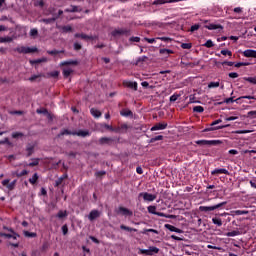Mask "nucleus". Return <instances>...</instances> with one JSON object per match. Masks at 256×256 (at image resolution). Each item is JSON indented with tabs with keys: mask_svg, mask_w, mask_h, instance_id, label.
<instances>
[{
	"mask_svg": "<svg viewBox=\"0 0 256 256\" xmlns=\"http://www.w3.org/2000/svg\"><path fill=\"white\" fill-rule=\"evenodd\" d=\"M27 157H31L35 151V145L28 144L26 147Z\"/></svg>",
	"mask_w": 256,
	"mask_h": 256,
	"instance_id": "nucleus-28",
	"label": "nucleus"
},
{
	"mask_svg": "<svg viewBox=\"0 0 256 256\" xmlns=\"http://www.w3.org/2000/svg\"><path fill=\"white\" fill-rule=\"evenodd\" d=\"M223 143L221 140H197L196 145L217 146Z\"/></svg>",
	"mask_w": 256,
	"mask_h": 256,
	"instance_id": "nucleus-4",
	"label": "nucleus"
},
{
	"mask_svg": "<svg viewBox=\"0 0 256 256\" xmlns=\"http://www.w3.org/2000/svg\"><path fill=\"white\" fill-rule=\"evenodd\" d=\"M13 41V38L7 36V37H0V43H11Z\"/></svg>",
	"mask_w": 256,
	"mask_h": 256,
	"instance_id": "nucleus-42",
	"label": "nucleus"
},
{
	"mask_svg": "<svg viewBox=\"0 0 256 256\" xmlns=\"http://www.w3.org/2000/svg\"><path fill=\"white\" fill-rule=\"evenodd\" d=\"M47 53H48V55H59V53H63V51H59V50H48Z\"/></svg>",
	"mask_w": 256,
	"mask_h": 256,
	"instance_id": "nucleus-58",
	"label": "nucleus"
},
{
	"mask_svg": "<svg viewBox=\"0 0 256 256\" xmlns=\"http://www.w3.org/2000/svg\"><path fill=\"white\" fill-rule=\"evenodd\" d=\"M191 47H193V44H191V43H182L181 44L182 49H191Z\"/></svg>",
	"mask_w": 256,
	"mask_h": 256,
	"instance_id": "nucleus-60",
	"label": "nucleus"
},
{
	"mask_svg": "<svg viewBox=\"0 0 256 256\" xmlns=\"http://www.w3.org/2000/svg\"><path fill=\"white\" fill-rule=\"evenodd\" d=\"M57 29H61L62 33H71V31H73V27H71L70 25H67V26H57Z\"/></svg>",
	"mask_w": 256,
	"mask_h": 256,
	"instance_id": "nucleus-26",
	"label": "nucleus"
},
{
	"mask_svg": "<svg viewBox=\"0 0 256 256\" xmlns=\"http://www.w3.org/2000/svg\"><path fill=\"white\" fill-rule=\"evenodd\" d=\"M37 181H39V174L34 173L32 178L29 179V183H31V185H35Z\"/></svg>",
	"mask_w": 256,
	"mask_h": 256,
	"instance_id": "nucleus-34",
	"label": "nucleus"
},
{
	"mask_svg": "<svg viewBox=\"0 0 256 256\" xmlns=\"http://www.w3.org/2000/svg\"><path fill=\"white\" fill-rule=\"evenodd\" d=\"M159 53H160V55H171L174 52L171 49L162 48V49L159 50Z\"/></svg>",
	"mask_w": 256,
	"mask_h": 256,
	"instance_id": "nucleus-31",
	"label": "nucleus"
},
{
	"mask_svg": "<svg viewBox=\"0 0 256 256\" xmlns=\"http://www.w3.org/2000/svg\"><path fill=\"white\" fill-rule=\"evenodd\" d=\"M197 97L195 96V94H192L189 96V104L191 103H200L199 101H196Z\"/></svg>",
	"mask_w": 256,
	"mask_h": 256,
	"instance_id": "nucleus-51",
	"label": "nucleus"
},
{
	"mask_svg": "<svg viewBox=\"0 0 256 256\" xmlns=\"http://www.w3.org/2000/svg\"><path fill=\"white\" fill-rule=\"evenodd\" d=\"M139 197H143L144 201H155V199H157V195L155 194H150L148 192H141L139 194Z\"/></svg>",
	"mask_w": 256,
	"mask_h": 256,
	"instance_id": "nucleus-7",
	"label": "nucleus"
},
{
	"mask_svg": "<svg viewBox=\"0 0 256 256\" xmlns=\"http://www.w3.org/2000/svg\"><path fill=\"white\" fill-rule=\"evenodd\" d=\"M49 75H50V77L57 79V77H59V71L50 72Z\"/></svg>",
	"mask_w": 256,
	"mask_h": 256,
	"instance_id": "nucleus-64",
	"label": "nucleus"
},
{
	"mask_svg": "<svg viewBox=\"0 0 256 256\" xmlns=\"http://www.w3.org/2000/svg\"><path fill=\"white\" fill-rule=\"evenodd\" d=\"M114 142L115 139L111 137H102L99 139V145H112Z\"/></svg>",
	"mask_w": 256,
	"mask_h": 256,
	"instance_id": "nucleus-10",
	"label": "nucleus"
},
{
	"mask_svg": "<svg viewBox=\"0 0 256 256\" xmlns=\"http://www.w3.org/2000/svg\"><path fill=\"white\" fill-rule=\"evenodd\" d=\"M221 55H225V56H227L228 55V57H233V52H231V50H221Z\"/></svg>",
	"mask_w": 256,
	"mask_h": 256,
	"instance_id": "nucleus-52",
	"label": "nucleus"
},
{
	"mask_svg": "<svg viewBox=\"0 0 256 256\" xmlns=\"http://www.w3.org/2000/svg\"><path fill=\"white\" fill-rule=\"evenodd\" d=\"M159 253V248L155 247V246H150L149 249H138V255H155Z\"/></svg>",
	"mask_w": 256,
	"mask_h": 256,
	"instance_id": "nucleus-2",
	"label": "nucleus"
},
{
	"mask_svg": "<svg viewBox=\"0 0 256 256\" xmlns=\"http://www.w3.org/2000/svg\"><path fill=\"white\" fill-rule=\"evenodd\" d=\"M37 35H39V31L37 30V28H32L30 30V37H37Z\"/></svg>",
	"mask_w": 256,
	"mask_h": 256,
	"instance_id": "nucleus-54",
	"label": "nucleus"
},
{
	"mask_svg": "<svg viewBox=\"0 0 256 256\" xmlns=\"http://www.w3.org/2000/svg\"><path fill=\"white\" fill-rule=\"evenodd\" d=\"M148 209V213H151V215H157V206H148L147 207Z\"/></svg>",
	"mask_w": 256,
	"mask_h": 256,
	"instance_id": "nucleus-37",
	"label": "nucleus"
},
{
	"mask_svg": "<svg viewBox=\"0 0 256 256\" xmlns=\"http://www.w3.org/2000/svg\"><path fill=\"white\" fill-rule=\"evenodd\" d=\"M180 97L181 95L179 94H173L172 96H170V102L175 103V101H177Z\"/></svg>",
	"mask_w": 256,
	"mask_h": 256,
	"instance_id": "nucleus-55",
	"label": "nucleus"
},
{
	"mask_svg": "<svg viewBox=\"0 0 256 256\" xmlns=\"http://www.w3.org/2000/svg\"><path fill=\"white\" fill-rule=\"evenodd\" d=\"M64 135H73V131H70V130H68V129H64V130H62V131L57 135V137H58V139H59V138L63 137Z\"/></svg>",
	"mask_w": 256,
	"mask_h": 256,
	"instance_id": "nucleus-30",
	"label": "nucleus"
},
{
	"mask_svg": "<svg viewBox=\"0 0 256 256\" xmlns=\"http://www.w3.org/2000/svg\"><path fill=\"white\" fill-rule=\"evenodd\" d=\"M203 111H205V108H203V106H195L193 108L194 113H203Z\"/></svg>",
	"mask_w": 256,
	"mask_h": 256,
	"instance_id": "nucleus-46",
	"label": "nucleus"
},
{
	"mask_svg": "<svg viewBox=\"0 0 256 256\" xmlns=\"http://www.w3.org/2000/svg\"><path fill=\"white\" fill-rule=\"evenodd\" d=\"M247 117H249L250 119H255L256 118V110L249 111L247 113Z\"/></svg>",
	"mask_w": 256,
	"mask_h": 256,
	"instance_id": "nucleus-57",
	"label": "nucleus"
},
{
	"mask_svg": "<svg viewBox=\"0 0 256 256\" xmlns=\"http://www.w3.org/2000/svg\"><path fill=\"white\" fill-rule=\"evenodd\" d=\"M13 139H19V137H23L22 132H15L12 134Z\"/></svg>",
	"mask_w": 256,
	"mask_h": 256,
	"instance_id": "nucleus-63",
	"label": "nucleus"
},
{
	"mask_svg": "<svg viewBox=\"0 0 256 256\" xmlns=\"http://www.w3.org/2000/svg\"><path fill=\"white\" fill-rule=\"evenodd\" d=\"M143 235H147V233H155L156 235H159V231L156 229H144L142 231Z\"/></svg>",
	"mask_w": 256,
	"mask_h": 256,
	"instance_id": "nucleus-41",
	"label": "nucleus"
},
{
	"mask_svg": "<svg viewBox=\"0 0 256 256\" xmlns=\"http://www.w3.org/2000/svg\"><path fill=\"white\" fill-rule=\"evenodd\" d=\"M156 141H163V135H158L150 139V143H155Z\"/></svg>",
	"mask_w": 256,
	"mask_h": 256,
	"instance_id": "nucleus-47",
	"label": "nucleus"
},
{
	"mask_svg": "<svg viewBox=\"0 0 256 256\" xmlns=\"http://www.w3.org/2000/svg\"><path fill=\"white\" fill-rule=\"evenodd\" d=\"M123 85L124 87H128V89H133L134 91H137V87H138L137 82L124 81Z\"/></svg>",
	"mask_w": 256,
	"mask_h": 256,
	"instance_id": "nucleus-18",
	"label": "nucleus"
},
{
	"mask_svg": "<svg viewBox=\"0 0 256 256\" xmlns=\"http://www.w3.org/2000/svg\"><path fill=\"white\" fill-rule=\"evenodd\" d=\"M65 13H79V7L78 6H75V5H71V8H66L65 10Z\"/></svg>",
	"mask_w": 256,
	"mask_h": 256,
	"instance_id": "nucleus-25",
	"label": "nucleus"
},
{
	"mask_svg": "<svg viewBox=\"0 0 256 256\" xmlns=\"http://www.w3.org/2000/svg\"><path fill=\"white\" fill-rule=\"evenodd\" d=\"M219 85H220L219 82H210V83L208 84V88H209V89H215V88L219 87Z\"/></svg>",
	"mask_w": 256,
	"mask_h": 256,
	"instance_id": "nucleus-53",
	"label": "nucleus"
},
{
	"mask_svg": "<svg viewBox=\"0 0 256 256\" xmlns=\"http://www.w3.org/2000/svg\"><path fill=\"white\" fill-rule=\"evenodd\" d=\"M200 27H201V25H199V24L192 25L190 28L191 33H195V31H199Z\"/></svg>",
	"mask_w": 256,
	"mask_h": 256,
	"instance_id": "nucleus-56",
	"label": "nucleus"
},
{
	"mask_svg": "<svg viewBox=\"0 0 256 256\" xmlns=\"http://www.w3.org/2000/svg\"><path fill=\"white\" fill-rule=\"evenodd\" d=\"M120 229H122V231H129V232H134V233H136V231H137V229L125 226L123 224L120 225Z\"/></svg>",
	"mask_w": 256,
	"mask_h": 256,
	"instance_id": "nucleus-38",
	"label": "nucleus"
},
{
	"mask_svg": "<svg viewBox=\"0 0 256 256\" xmlns=\"http://www.w3.org/2000/svg\"><path fill=\"white\" fill-rule=\"evenodd\" d=\"M244 81H248V83H252V85H256V78L255 77H244Z\"/></svg>",
	"mask_w": 256,
	"mask_h": 256,
	"instance_id": "nucleus-45",
	"label": "nucleus"
},
{
	"mask_svg": "<svg viewBox=\"0 0 256 256\" xmlns=\"http://www.w3.org/2000/svg\"><path fill=\"white\" fill-rule=\"evenodd\" d=\"M37 165H39V159H34L33 162L28 164V167H37Z\"/></svg>",
	"mask_w": 256,
	"mask_h": 256,
	"instance_id": "nucleus-61",
	"label": "nucleus"
},
{
	"mask_svg": "<svg viewBox=\"0 0 256 256\" xmlns=\"http://www.w3.org/2000/svg\"><path fill=\"white\" fill-rule=\"evenodd\" d=\"M249 65H251V63H249V62H238V63H236L234 65V67H237V68H239V67H247Z\"/></svg>",
	"mask_w": 256,
	"mask_h": 256,
	"instance_id": "nucleus-48",
	"label": "nucleus"
},
{
	"mask_svg": "<svg viewBox=\"0 0 256 256\" xmlns=\"http://www.w3.org/2000/svg\"><path fill=\"white\" fill-rule=\"evenodd\" d=\"M148 57L147 56H142L137 58L136 60V65H139L140 63H145V61H147Z\"/></svg>",
	"mask_w": 256,
	"mask_h": 256,
	"instance_id": "nucleus-49",
	"label": "nucleus"
},
{
	"mask_svg": "<svg viewBox=\"0 0 256 256\" xmlns=\"http://www.w3.org/2000/svg\"><path fill=\"white\" fill-rule=\"evenodd\" d=\"M99 127H100V131H105L104 129H107L108 131H112L115 133V128L111 125H108V124H105V123H101L99 124Z\"/></svg>",
	"mask_w": 256,
	"mask_h": 256,
	"instance_id": "nucleus-22",
	"label": "nucleus"
},
{
	"mask_svg": "<svg viewBox=\"0 0 256 256\" xmlns=\"http://www.w3.org/2000/svg\"><path fill=\"white\" fill-rule=\"evenodd\" d=\"M0 237H6V239H17V237H21V235H19L18 233H14V234H7L4 232H0Z\"/></svg>",
	"mask_w": 256,
	"mask_h": 256,
	"instance_id": "nucleus-21",
	"label": "nucleus"
},
{
	"mask_svg": "<svg viewBox=\"0 0 256 256\" xmlns=\"http://www.w3.org/2000/svg\"><path fill=\"white\" fill-rule=\"evenodd\" d=\"M15 51H17V53H23L24 55H27L29 53H37V48L21 46L17 47Z\"/></svg>",
	"mask_w": 256,
	"mask_h": 256,
	"instance_id": "nucleus-5",
	"label": "nucleus"
},
{
	"mask_svg": "<svg viewBox=\"0 0 256 256\" xmlns=\"http://www.w3.org/2000/svg\"><path fill=\"white\" fill-rule=\"evenodd\" d=\"M237 235H241L239 230H234L225 234L226 237H237Z\"/></svg>",
	"mask_w": 256,
	"mask_h": 256,
	"instance_id": "nucleus-33",
	"label": "nucleus"
},
{
	"mask_svg": "<svg viewBox=\"0 0 256 256\" xmlns=\"http://www.w3.org/2000/svg\"><path fill=\"white\" fill-rule=\"evenodd\" d=\"M156 215L158 217H165L166 219H177V216H175L173 214H165L163 212H156Z\"/></svg>",
	"mask_w": 256,
	"mask_h": 256,
	"instance_id": "nucleus-24",
	"label": "nucleus"
},
{
	"mask_svg": "<svg viewBox=\"0 0 256 256\" xmlns=\"http://www.w3.org/2000/svg\"><path fill=\"white\" fill-rule=\"evenodd\" d=\"M9 179H5L2 181L3 187H7L8 191H13L15 189V185H17V180L12 181L9 183Z\"/></svg>",
	"mask_w": 256,
	"mask_h": 256,
	"instance_id": "nucleus-8",
	"label": "nucleus"
},
{
	"mask_svg": "<svg viewBox=\"0 0 256 256\" xmlns=\"http://www.w3.org/2000/svg\"><path fill=\"white\" fill-rule=\"evenodd\" d=\"M120 115L121 117H130L131 119H133V111L125 108V109H122L120 111Z\"/></svg>",
	"mask_w": 256,
	"mask_h": 256,
	"instance_id": "nucleus-20",
	"label": "nucleus"
},
{
	"mask_svg": "<svg viewBox=\"0 0 256 256\" xmlns=\"http://www.w3.org/2000/svg\"><path fill=\"white\" fill-rule=\"evenodd\" d=\"M225 205H227V202H221L214 206H200L199 211H201L202 213H209V211H215L216 209H221V207H225Z\"/></svg>",
	"mask_w": 256,
	"mask_h": 256,
	"instance_id": "nucleus-1",
	"label": "nucleus"
},
{
	"mask_svg": "<svg viewBox=\"0 0 256 256\" xmlns=\"http://www.w3.org/2000/svg\"><path fill=\"white\" fill-rule=\"evenodd\" d=\"M67 65H79V61L77 60H68L61 62L62 67H67Z\"/></svg>",
	"mask_w": 256,
	"mask_h": 256,
	"instance_id": "nucleus-27",
	"label": "nucleus"
},
{
	"mask_svg": "<svg viewBox=\"0 0 256 256\" xmlns=\"http://www.w3.org/2000/svg\"><path fill=\"white\" fill-rule=\"evenodd\" d=\"M41 77H45V75H43V74L32 75L28 80L31 83H34V81H36L37 79H41Z\"/></svg>",
	"mask_w": 256,
	"mask_h": 256,
	"instance_id": "nucleus-39",
	"label": "nucleus"
},
{
	"mask_svg": "<svg viewBox=\"0 0 256 256\" xmlns=\"http://www.w3.org/2000/svg\"><path fill=\"white\" fill-rule=\"evenodd\" d=\"M165 229H168V231H171L172 233H183V230L171 225V224H165Z\"/></svg>",
	"mask_w": 256,
	"mask_h": 256,
	"instance_id": "nucleus-19",
	"label": "nucleus"
},
{
	"mask_svg": "<svg viewBox=\"0 0 256 256\" xmlns=\"http://www.w3.org/2000/svg\"><path fill=\"white\" fill-rule=\"evenodd\" d=\"M67 210H65V211H63V210H60L58 213H57V215H56V217H58V219H65V217H67Z\"/></svg>",
	"mask_w": 256,
	"mask_h": 256,
	"instance_id": "nucleus-36",
	"label": "nucleus"
},
{
	"mask_svg": "<svg viewBox=\"0 0 256 256\" xmlns=\"http://www.w3.org/2000/svg\"><path fill=\"white\" fill-rule=\"evenodd\" d=\"M118 213L121 215H124L125 217H132L133 216V211L129 210V208H125L123 206H120L118 208Z\"/></svg>",
	"mask_w": 256,
	"mask_h": 256,
	"instance_id": "nucleus-9",
	"label": "nucleus"
},
{
	"mask_svg": "<svg viewBox=\"0 0 256 256\" xmlns=\"http://www.w3.org/2000/svg\"><path fill=\"white\" fill-rule=\"evenodd\" d=\"M36 113H38V115H49V110H47L46 108L37 109Z\"/></svg>",
	"mask_w": 256,
	"mask_h": 256,
	"instance_id": "nucleus-43",
	"label": "nucleus"
},
{
	"mask_svg": "<svg viewBox=\"0 0 256 256\" xmlns=\"http://www.w3.org/2000/svg\"><path fill=\"white\" fill-rule=\"evenodd\" d=\"M72 135H77V137H89L91 133L89 130H78V131H72Z\"/></svg>",
	"mask_w": 256,
	"mask_h": 256,
	"instance_id": "nucleus-13",
	"label": "nucleus"
},
{
	"mask_svg": "<svg viewBox=\"0 0 256 256\" xmlns=\"http://www.w3.org/2000/svg\"><path fill=\"white\" fill-rule=\"evenodd\" d=\"M23 233H24V237H29V238L37 237V233H35V232H29V231L25 230Z\"/></svg>",
	"mask_w": 256,
	"mask_h": 256,
	"instance_id": "nucleus-40",
	"label": "nucleus"
},
{
	"mask_svg": "<svg viewBox=\"0 0 256 256\" xmlns=\"http://www.w3.org/2000/svg\"><path fill=\"white\" fill-rule=\"evenodd\" d=\"M0 145H11V141L9 138H4V140H0Z\"/></svg>",
	"mask_w": 256,
	"mask_h": 256,
	"instance_id": "nucleus-62",
	"label": "nucleus"
},
{
	"mask_svg": "<svg viewBox=\"0 0 256 256\" xmlns=\"http://www.w3.org/2000/svg\"><path fill=\"white\" fill-rule=\"evenodd\" d=\"M211 175H229V170L225 168H217L211 172Z\"/></svg>",
	"mask_w": 256,
	"mask_h": 256,
	"instance_id": "nucleus-14",
	"label": "nucleus"
},
{
	"mask_svg": "<svg viewBox=\"0 0 256 256\" xmlns=\"http://www.w3.org/2000/svg\"><path fill=\"white\" fill-rule=\"evenodd\" d=\"M212 223L217 225V227H221L223 225V220H221V218L214 217L212 218Z\"/></svg>",
	"mask_w": 256,
	"mask_h": 256,
	"instance_id": "nucleus-32",
	"label": "nucleus"
},
{
	"mask_svg": "<svg viewBox=\"0 0 256 256\" xmlns=\"http://www.w3.org/2000/svg\"><path fill=\"white\" fill-rule=\"evenodd\" d=\"M204 47H207V49H211V47H215V44L212 40H207L204 44Z\"/></svg>",
	"mask_w": 256,
	"mask_h": 256,
	"instance_id": "nucleus-50",
	"label": "nucleus"
},
{
	"mask_svg": "<svg viewBox=\"0 0 256 256\" xmlns=\"http://www.w3.org/2000/svg\"><path fill=\"white\" fill-rule=\"evenodd\" d=\"M235 215H249V210H235Z\"/></svg>",
	"mask_w": 256,
	"mask_h": 256,
	"instance_id": "nucleus-44",
	"label": "nucleus"
},
{
	"mask_svg": "<svg viewBox=\"0 0 256 256\" xmlns=\"http://www.w3.org/2000/svg\"><path fill=\"white\" fill-rule=\"evenodd\" d=\"M99 217H101V212H99V210H92L89 213L88 219L89 221H95V219H99Z\"/></svg>",
	"mask_w": 256,
	"mask_h": 256,
	"instance_id": "nucleus-12",
	"label": "nucleus"
},
{
	"mask_svg": "<svg viewBox=\"0 0 256 256\" xmlns=\"http://www.w3.org/2000/svg\"><path fill=\"white\" fill-rule=\"evenodd\" d=\"M167 122H163V123H156L151 129L150 131H163L166 127H167Z\"/></svg>",
	"mask_w": 256,
	"mask_h": 256,
	"instance_id": "nucleus-11",
	"label": "nucleus"
},
{
	"mask_svg": "<svg viewBox=\"0 0 256 256\" xmlns=\"http://www.w3.org/2000/svg\"><path fill=\"white\" fill-rule=\"evenodd\" d=\"M112 37H121V35H125V37H129L131 35V30L127 28H120V29H115L114 31L111 32Z\"/></svg>",
	"mask_w": 256,
	"mask_h": 256,
	"instance_id": "nucleus-3",
	"label": "nucleus"
},
{
	"mask_svg": "<svg viewBox=\"0 0 256 256\" xmlns=\"http://www.w3.org/2000/svg\"><path fill=\"white\" fill-rule=\"evenodd\" d=\"M127 129H129V125L121 124L120 126L114 128V133H127Z\"/></svg>",
	"mask_w": 256,
	"mask_h": 256,
	"instance_id": "nucleus-15",
	"label": "nucleus"
},
{
	"mask_svg": "<svg viewBox=\"0 0 256 256\" xmlns=\"http://www.w3.org/2000/svg\"><path fill=\"white\" fill-rule=\"evenodd\" d=\"M74 37L76 39H84V41H93L94 39H97V36H90L85 33H76Z\"/></svg>",
	"mask_w": 256,
	"mask_h": 256,
	"instance_id": "nucleus-6",
	"label": "nucleus"
},
{
	"mask_svg": "<svg viewBox=\"0 0 256 256\" xmlns=\"http://www.w3.org/2000/svg\"><path fill=\"white\" fill-rule=\"evenodd\" d=\"M83 49V46L79 44V42L74 43V51H81Z\"/></svg>",
	"mask_w": 256,
	"mask_h": 256,
	"instance_id": "nucleus-59",
	"label": "nucleus"
},
{
	"mask_svg": "<svg viewBox=\"0 0 256 256\" xmlns=\"http://www.w3.org/2000/svg\"><path fill=\"white\" fill-rule=\"evenodd\" d=\"M90 114L92 115V117H94L95 119H99V117H101V115H103V113H101L98 109L96 108H91L90 109Z\"/></svg>",
	"mask_w": 256,
	"mask_h": 256,
	"instance_id": "nucleus-23",
	"label": "nucleus"
},
{
	"mask_svg": "<svg viewBox=\"0 0 256 256\" xmlns=\"http://www.w3.org/2000/svg\"><path fill=\"white\" fill-rule=\"evenodd\" d=\"M244 57L256 59V50L253 49H247L243 52Z\"/></svg>",
	"mask_w": 256,
	"mask_h": 256,
	"instance_id": "nucleus-17",
	"label": "nucleus"
},
{
	"mask_svg": "<svg viewBox=\"0 0 256 256\" xmlns=\"http://www.w3.org/2000/svg\"><path fill=\"white\" fill-rule=\"evenodd\" d=\"M204 27L209 31H216V29H223V26L221 24H213V23L206 24Z\"/></svg>",
	"mask_w": 256,
	"mask_h": 256,
	"instance_id": "nucleus-16",
	"label": "nucleus"
},
{
	"mask_svg": "<svg viewBox=\"0 0 256 256\" xmlns=\"http://www.w3.org/2000/svg\"><path fill=\"white\" fill-rule=\"evenodd\" d=\"M63 77H64V79H67L68 77H70L71 76V73H73V69H71V68H65V69H63Z\"/></svg>",
	"mask_w": 256,
	"mask_h": 256,
	"instance_id": "nucleus-29",
	"label": "nucleus"
},
{
	"mask_svg": "<svg viewBox=\"0 0 256 256\" xmlns=\"http://www.w3.org/2000/svg\"><path fill=\"white\" fill-rule=\"evenodd\" d=\"M223 103H226L227 105H229V103H235V99L234 97L226 98L224 99V101L218 102L217 105H223Z\"/></svg>",
	"mask_w": 256,
	"mask_h": 256,
	"instance_id": "nucleus-35",
	"label": "nucleus"
}]
</instances>
